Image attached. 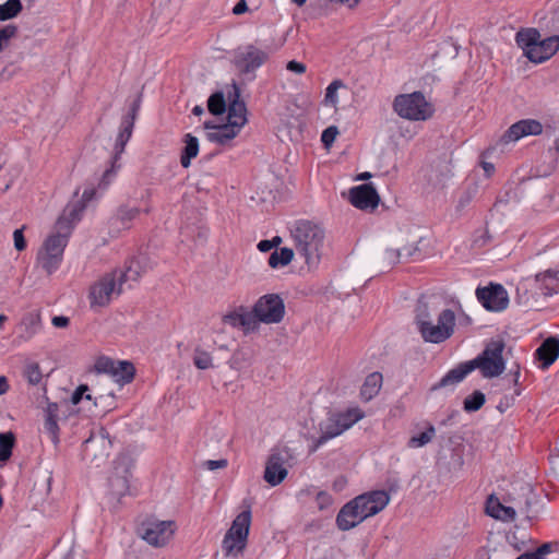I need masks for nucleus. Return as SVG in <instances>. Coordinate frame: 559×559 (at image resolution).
<instances>
[{"mask_svg":"<svg viewBox=\"0 0 559 559\" xmlns=\"http://www.w3.org/2000/svg\"><path fill=\"white\" fill-rule=\"evenodd\" d=\"M41 319L39 312H27L22 321L21 326L24 328L27 338L33 337L40 329Z\"/></svg>","mask_w":559,"mask_h":559,"instance_id":"f704fd0d","label":"nucleus"},{"mask_svg":"<svg viewBox=\"0 0 559 559\" xmlns=\"http://www.w3.org/2000/svg\"><path fill=\"white\" fill-rule=\"evenodd\" d=\"M511 373L513 374V381L516 384L519 382V378H520V366L516 365L515 370L514 371L511 370Z\"/></svg>","mask_w":559,"mask_h":559,"instance_id":"0e129e2a","label":"nucleus"},{"mask_svg":"<svg viewBox=\"0 0 559 559\" xmlns=\"http://www.w3.org/2000/svg\"><path fill=\"white\" fill-rule=\"evenodd\" d=\"M485 401V394L476 390L464 400V409L469 413L477 412L483 407Z\"/></svg>","mask_w":559,"mask_h":559,"instance_id":"4c0bfd02","label":"nucleus"},{"mask_svg":"<svg viewBox=\"0 0 559 559\" xmlns=\"http://www.w3.org/2000/svg\"><path fill=\"white\" fill-rule=\"evenodd\" d=\"M383 378L380 372L368 374L360 388V396L365 402L372 400L382 386Z\"/></svg>","mask_w":559,"mask_h":559,"instance_id":"cd10ccee","label":"nucleus"},{"mask_svg":"<svg viewBox=\"0 0 559 559\" xmlns=\"http://www.w3.org/2000/svg\"><path fill=\"white\" fill-rule=\"evenodd\" d=\"M316 502L320 510H324L332 506L333 498L326 491H319L316 496Z\"/></svg>","mask_w":559,"mask_h":559,"instance_id":"49530a36","label":"nucleus"},{"mask_svg":"<svg viewBox=\"0 0 559 559\" xmlns=\"http://www.w3.org/2000/svg\"><path fill=\"white\" fill-rule=\"evenodd\" d=\"M350 203L359 210H373L378 206L380 198L370 183H364L350 189Z\"/></svg>","mask_w":559,"mask_h":559,"instance_id":"a211bd4d","label":"nucleus"},{"mask_svg":"<svg viewBox=\"0 0 559 559\" xmlns=\"http://www.w3.org/2000/svg\"><path fill=\"white\" fill-rule=\"evenodd\" d=\"M543 132V124L535 119H522L511 124L501 135L499 143L509 144L516 142L527 135H539Z\"/></svg>","mask_w":559,"mask_h":559,"instance_id":"f3484780","label":"nucleus"},{"mask_svg":"<svg viewBox=\"0 0 559 559\" xmlns=\"http://www.w3.org/2000/svg\"><path fill=\"white\" fill-rule=\"evenodd\" d=\"M496 503H497L498 509H499V510H501V511L503 512V515H502V516H500V515H499L498 513H496L493 510H492V511H489V510H488V513H489L491 516L497 518V519L502 518L503 520H507V521H513V520H515L516 512H515L514 508H512V507H506V506L501 504V503L499 502V500H498V499L496 500Z\"/></svg>","mask_w":559,"mask_h":559,"instance_id":"a18cd8bd","label":"nucleus"},{"mask_svg":"<svg viewBox=\"0 0 559 559\" xmlns=\"http://www.w3.org/2000/svg\"><path fill=\"white\" fill-rule=\"evenodd\" d=\"M185 147L181 151L180 164L183 168H188L191 164V159L197 157L199 153V141L195 136L187 133L183 136Z\"/></svg>","mask_w":559,"mask_h":559,"instance_id":"7c9ffc66","label":"nucleus"},{"mask_svg":"<svg viewBox=\"0 0 559 559\" xmlns=\"http://www.w3.org/2000/svg\"><path fill=\"white\" fill-rule=\"evenodd\" d=\"M320 436L312 439V445L309 449L310 453L316 452L320 447L325 444L329 440L342 435L345 430L342 425L334 416L333 413H329V416L319 423Z\"/></svg>","mask_w":559,"mask_h":559,"instance_id":"aec40b11","label":"nucleus"},{"mask_svg":"<svg viewBox=\"0 0 559 559\" xmlns=\"http://www.w3.org/2000/svg\"><path fill=\"white\" fill-rule=\"evenodd\" d=\"M516 44L523 49L524 56L534 63H542L559 50V35L542 39L535 28H524L516 33Z\"/></svg>","mask_w":559,"mask_h":559,"instance_id":"20e7f679","label":"nucleus"},{"mask_svg":"<svg viewBox=\"0 0 559 559\" xmlns=\"http://www.w3.org/2000/svg\"><path fill=\"white\" fill-rule=\"evenodd\" d=\"M15 442V435L12 431L0 433V463L10 460Z\"/></svg>","mask_w":559,"mask_h":559,"instance_id":"72a5a7b5","label":"nucleus"},{"mask_svg":"<svg viewBox=\"0 0 559 559\" xmlns=\"http://www.w3.org/2000/svg\"><path fill=\"white\" fill-rule=\"evenodd\" d=\"M58 413L59 406L57 403H49L45 409L44 428L55 444L59 442Z\"/></svg>","mask_w":559,"mask_h":559,"instance_id":"a878e982","label":"nucleus"},{"mask_svg":"<svg viewBox=\"0 0 559 559\" xmlns=\"http://www.w3.org/2000/svg\"><path fill=\"white\" fill-rule=\"evenodd\" d=\"M227 465H228V462L225 459H222V460H207V461L204 462V466L207 469H210V471H214V469H218V468H225Z\"/></svg>","mask_w":559,"mask_h":559,"instance_id":"6e6d98bb","label":"nucleus"},{"mask_svg":"<svg viewBox=\"0 0 559 559\" xmlns=\"http://www.w3.org/2000/svg\"><path fill=\"white\" fill-rule=\"evenodd\" d=\"M552 545L550 543H545L539 546L535 551H531L534 558L536 559H545V557L550 554Z\"/></svg>","mask_w":559,"mask_h":559,"instance_id":"603ef678","label":"nucleus"},{"mask_svg":"<svg viewBox=\"0 0 559 559\" xmlns=\"http://www.w3.org/2000/svg\"><path fill=\"white\" fill-rule=\"evenodd\" d=\"M133 126L134 123L132 122V120L122 119L121 130L117 136L114 148V155L110 162L111 165L108 169L104 171L102 179L99 180L98 188L106 189L110 185L117 171L120 169V164L118 162L120 159L121 154L124 152L126 144L131 138Z\"/></svg>","mask_w":559,"mask_h":559,"instance_id":"9b49d317","label":"nucleus"},{"mask_svg":"<svg viewBox=\"0 0 559 559\" xmlns=\"http://www.w3.org/2000/svg\"><path fill=\"white\" fill-rule=\"evenodd\" d=\"M483 168L487 173L488 176H490L495 170L493 165L491 163H487V162L483 163Z\"/></svg>","mask_w":559,"mask_h":559,"instance_id":"e2e57ef3","label":"nucleus"},{"mask_svg":"<svg viewBox=\"0 0 559 559\" xmlns=\"http://www.w3.org/2000/svg\"><path fill=\"white\" fill-rule=\"evenodd\" d=\"M9 383L5 377H0V395L4 394L9 390Z\"/></svg>","mask_w":559,"mask_h":559,"instance_id":"680f3d73","label":"nucleus"},{"mask_svg":"<svg viewBox=\"0 0 559 559\" xmlns=\"http://www.w3.org/2000/svg\"><path fill=\"white\" fill-rule=\"evenodd\" d=\"M415 313V322L417 329L419 330L423 326L428 325L429 322L435 321L439 312L435 307H430L428 302L424 301L423 299H419L416 306Z\"/></svg>","mask_w":559,"mask_h":559,"instance_id":"c756f323","label":"nucleus"},{"mask_svg":"<svg viewBox=\"0 0 559 559\" xmlns=\"http://www.w3.org/2000/svg\"><path fill=\"white\" fill-rule=\"evenodd\" d=\"M140 104H141V98L140 96L132 103L131 107H130V110L128 112V115L123 118V119H129V120H132V122L134 123V120L136 118V115H138V111L140 109Z\"/></svg>","mask_w":559,"mask_h":559,"instance_id":"4d7b16f0","label":"nucleus"},{"mask_svg":"<svg viewBox=\"0 0 559 559\" xmlns=\"http://www.w3.org/2000/svg\"><path fill=\"white\" fill-rule=\"evenodd\" d=\"M286 69L288 71L297 73V74H304L306 72V70H307V67L302 62H299V61H296V60H290V61L287 62Z\"/></svg>","mask_w":559,"mask_h":559,"instance_id":"864d4df0","label":"nucleus"},{"mask_svg":"<svg viewBox=\"0 0 559 559\" xmlns=\"http://www.w3.org/2000/svg\"><path fill=\"white\" fill-rule=\"evenodd\" d=\"M287 456L286 451L274 450L267 457L263 478L271 486H277L286 478L288 474L285 467Z\"/></svg>","mask_w":559,"mask_h":559,"instance_id":"dca6fc26","label":"nucleus"},{"mask_svg":"<svg viewBox=\"0 0 559 559\" xmlns=\"http://www.w3.org/2000/svg\"><path fill=\"white\" fill-rule=\"evenodd\" d=\"M17 27L15 25H5L0 28V51L3 50L7 43L16 35Z\"/></svg>","mask_w":559,"mask_h":559,"instance_id":"37998d69","label":"nucleus"},{"mask_svg":"<svg viewBox=\"0 0 559 559\" xmlns=\"http://www.w3.org/2000/svg\"><path fill=\"white\" fill-rule=\"evenodd\" d=\"M222 320L225 324L234 328H250L254 323L252 312H247L243 307L224 314Z\"/></svg>","mask_w":559,"mask_h":559,"instance_id":"c85d7f7f","label":"nucleus"},{"mask_svg":"<svg viewBox=\"0 0 559 559\" xmlns=\"http://www.w3.org/2000/svg\"><path fill=\"white\" fill-rule=\"evenodd\" d=\"M354 499L365 520L382 511L388 506L390 496L384 490H374L362 493Z\"/></svg>","mask_w":559,"mask_h":559,"instance_id":"2eb2a0df","label":"nucleus"},{"mask_svg":"<svg viewBox=\"0 0 559 559\" xmlns=\"http://www.w3.org/2000/svg\"><path fill=\"white\" fill-rule=\"evenodd\" d=\"M521 491H522L523 496L525 497V500H524V508L522 506H520V509L522 511L528 512L530 507H531L530 496L532 495V487H531V485H528V484L521 485Z\"/></svg>","mask_w":559,"mask_h":559,"instance_id":"3c124183","label":"nucleus"},{"mask_svg":"<svg viewBox=\"0 0 559 559\" xmlns=\"http://www.w3.org/2000/svg\"><path fill=\"white\" fill-rule=\"evenodd\" d=\"M87 391L88 386L86 384L79 385L71 396L72 404H79Z\"/></svg>","mask_w":559,"mask_h":559,"instance_id":"5fc2aeb1","label":"nucleus"},{"mask_svg":"<svg viewBox=\"0 0 559 559\" xmlns=\"http://www.w3.org/2000/svg\"><path fill=\"white\" fill-rule=\"evenodd\" d=\"M141 212L142 210L139 206H131L128 203L120 204L109 219L110 227L117 231L129 230Z\"/></svg>","mask_w":559,"mask_h":559,"instance_id":"412c9836","label":"nucleus"},{"mask_svg":"<svg viewBox=\"0 0 559 559\" xmlns=\"http://www.w3.org/2000/svg\"><path fill=\"white\" fill-rule=\"evenodd\" d=\"M344 84L341 80L333 81L325 91V97L324 100L326 104H331L335 106L337 104V90L342 87Z\"/></svg>","mask_w":559,"mask_h":559,"instance_id":"79ce46f5","label":"nucleus"},{"mask_svg":"<svg viewBox=\"0 0 559 559\" xmlns=\"http://www.w3.org/2000/svg\"><path fill=\"white\" fill-rule=\"evenodd\" d=\"M282 242L281 237L275 236L272 240H261L258 243V249L261 252H269L273 248L277 247Z\"/></svg>","mask_w":559,"mask_h":559,"instance_id":"09e8293b","label":"nucleus"},{"mask_svg":"<svg viewBox=\"0 0 559 559\" xmlns=\"http://www.w3.org/2000/svg\"><path fill=\"white\" fill-rule=\"evenodd\" d=\"M536 358L542 362V368H549L559 356V338L548 337L536 349Z\"/></svg>","mask_w":559,"mask_h":559,"instance_id":"393cba45","label":"nucleus"},{"mask_svg":"<svg viewBox=\"0 0 559 559\" xmlns=\"http://www.w3.org/2000/svg\"><path fill=\"white\" fill-rule=\"evenodd\" d=\"M51 323L56 328L63 329L70 324V320L64 316H56L52 318Z\"/></svg>","mask_w":559,"mask_h":559,"instance_id":"13d9d810","label":"nucleus"},{"mask_svg":"<svg viewBox=\"0 0 559 559\" xmlns=\"http://www.w3.org/2000/svg\"><path fill=\"white\" fill-rule=\"evenodd\" d=\"M251 312L254 322L280 323L285 316V304L280 295L266 294L257 300Z\"/></svg>","mask_w":559,"mask_h":559,"instance_id":"1a4fd4ad","label":"nucleus"},{"mask_svg":"<svg viewBox=\"0 0 559 559\" xmlns=\"http://www.w3.org/2000/svg\"><path fill=\"white\" fill-rule=\"evenodd\" d=\"M141 537L154 547L165 546L175 533L174 521H146L139 528Z\"/></svg>","mask_w":559,"mask_h":559,"instance_id":"f8f14e48","label":"nucleus"},{"mask_svg":"<svg viewBox=\"0 0 559 559\" xmlns=\"http://www.w3.org/2000/svg\"><path fill=\"white\" fill-rule=\"evenodd\" d=\"M504 348L506 344L502 340H491L476 358L461 362L455 368L451 369L439 382L431 386V391L454 385L475 369H479L484 378L500 376L506 369V361L503 359Z\"/></svg>","mask_w":559,"mask_h":559,"instance_id":"f257e3e1","label":"nucleus"},{"mask_svg":"<svg viewBox=\"0 0 559 559\" xmlns=\"http://www.w3.org/2000/svg\"><path fill=\"white\" fill-rule=\"evenodd\" d=\"M269 60V52L255 45L239 47L234 56V64L241 74L253 73Z\"/></svg>","mask_w":559,"mask_h":559,"instance_id":"9d476101","label":"nucleus"},{"mask_svg":"<svg viewBox=\"0 0 559 559\" xmlns=\"http://www.w3.org/2000/svg\"><path fill=\"white\" fill-rule=\"evenodd\" d=\"M24 376L27 379L28 383L32 385H36L41 381V371L39 365L36 362L29 364L25 367Z\"/></svg>","mask_w":559,"mask_h":559,"instance_id":"a19ab883","label":"nucleus"},{"mask_svg":"<svg viewBox=\"0 0 559 559\" xmlns=\"http://www.w3.org/2000/svg\"><path fill=\"white\" fill-rule=\"evenodd\" d=\"M23 9L21 0H8L0 4V21L15 17Z\"/></svg>","mask_w":559,"mask_h":559,"instance_id":"c9c22d12","label":"nucleus"},{"mask_svg":"<svg viewBox=\"0 0 559 559\" xmlns=\"http://www.w3.org/2000/svg\"><path fill=\"white\" fill-rule=\"evenodd\" d=\"M393 110L401 117L412 121H424L432 117L433 107L421 92L400 94L393 100Z\"/></svg>","mask_w":559,"mask_h":559,"instance_id":"0eeeda50","label":"nucleus"},{"mask_svg":"<svg viewBox=\"0 0 559 559\" xmlns=\"http://www.w3.org/2000/svg\"><path fill=\"white\" fill-rule=\"evenodd\" d=\"M75 222H78V210H63L56 222L55 233L45 240L39 250L37 262L48 275L59 269Z\"/></svg>","mask_w":559,"mask_h":559,"instance_id":"f03ea898","label":"nucleus"},{"mask_svg":"<svg viewBox=\"0 0 559 559\" xmlns=\"http://www.w3.org/2000/svg\"><path fill=\"white\" fill-rule=\"evenodd\" d=\"M228 98L227 122L241 130L248 122L247 107L245 102L240 99V88L236 83L233 84V93H229Z\"/></svg>","mask_w":559,"mask_h":559,"instance_id":"6ab92c4d","label":"nucleus"},{"mask_svg":"<svg viewBox=\"0 0 559 559\" xmlns=\"http://www.w3.org/2000/svg\"><path fill=\"white\" fill-rule=\"evenodd\" d=\"M337 134V128L335 126H331L322 132L321 141L326 147H329L334 142Z\"/></svg>","mask_w":559,"mask_h":559,"instance_id":"de8ad7c7","label":"nucleus"},{"mask_svg":"<svg viewBox=\"0 0 559 559\" xmlns=\"http://www.w3.org/2000/svg\"><path fill=\"white\" fill-rule=\"evenodd\" d=\"M362 521L364 515L360 514L355 499L343 506L336 516V525L341 531H349Z\"/></svg>","mask_w":559,"mask_h":559,"instance_id":"5701e85b","label":"nucleus"},{"mask_svg":"<svg viewBox=\"0 0 559 559\" xmlns=\"http://www.w3.org/2000/svg\"><path fill=\"white\" fill-rule=\"evenodd\" d=\"M96 369L110 374L120 384L132 382L135 376L133 364L127 360L116 361L110 358H100L96 362Z\"/></svg>","mask_w":559,"mask_h":559,"instance_id":"ddd939ff","label":"nucleus"},{"mask_svg":"<svg viewBox=\"0 0 559 559\" xmlns=\"http://www.w3.org/2000/svg\"><path fill=\"white\" fill-rule=\"evenodd\" d=\"M207 109L215 116L222 115L226 111V102L223 93L216 92L209 97Z\"/></svg>","mask_w":559,"mask_h":559,"instance_id":"e433bc0d","label":"nucleus"},{"mask_svg":"<svg viewBox=\"0 0 559 559\" xmlns=\"http://www.w3.org/2000/svg\"><path fill=\"white\" fill-rule=\"evenodd\" d=\"M296 251L304 257L309 269L317 267L321 259V250L324 242V230L309 221L296 223L292 230Z\"/></svg>","mask_w":559,"mask_h":559,"instance_id":"7ed1b4c3","label":"nucleus"},{"mask_svg":"<svg viewBox=\"0 0 559 559\" xmlns=\"http://www.w3.org/2000/svg\"><path fill=\"white\" fill-rule=\"evenodd\" d=\"M478 301L489 311H502L508 307L507 290L500 284H490L488 287L476 289Z\"/></svg>","mask_w":559,"mask_h":559,"instance_id":"4468645a","label":"nucleus"},{"mask_svg":"<svg viewBox=\"0 0 559 559\" xmlns=\"http://www.w3.org/2000/svg\"><path fill=\"white\" fill-rule=\"evenodd\" d=\"M204 128L211 130L207 132L206 136L209 141L218 143L221 145L228 144L231 140H234L240 132L236 127L234 128L233 123H224V124H213L210 121L204 123Z\"/></svg>","mask_w":559,"mask_h":559,"instance_id":"4be33fe9","label":"nucleus"},{"mask_svg":"<svg viewBox=\"0 0 559 559\" xmlns=\"http://www.w3.org/2000/svg\"><path fill=\"white\" fill-rule=\"evenodd\" d=\"M342 425L344 430L349 429L353 425L365 417V413L358 406L349 407L343 412H332Z\"/></svg>","mask_w":559,"mask_h":559,"instance_id":"2f4dec72","label":"nucleus"},{"mask_svg":"<svg viewBox=\"0 0 559 559\" xmlns=\"http://www.w3.org/2000/svg\"><path fill=\"white\" fill-rule=\"evenodd\" d=\"M95 194H96V190H95L94 187L86 188L83 191V194H82V204L74 205V206H68L64 210L76 209L78 210V221H79L80 219V215H81L82 211L84 210L86 203L92 201L94 199Z\"/></svg>","mask_w":559,"mask_h":559,"instance_id":"c03bdc74","label":"nucleus"},{"mask_svg":"<svg viewBox=\"0 0 559 559\" xmlns=\"http://www.w3.org/2000/svg\"><path fill=\"white\" fill-rule=\"evenodd\" d=\"M535 281L546 296L559 293V275L554 270H547L535 275Z\"/></svg>","mask_w":559,"mask_h":559,"instance_id":"bb28decb","label":"nucleus"},{"mask_svg":"<svg viewBox=\"0 0 559 559\" xmlns=\"http://www.w3.org/2000/svg\"><path fill=\"white\" fill-rule=\"evenodd\" d=\"M454 328V312L451 309H443L437 316V323L431 321L428 325L419 329L418 332L425 342L440 344L453 335Z\"/></svg>","mask_w":559,"mask_h":559,"instance_id":"6e6552de","label":"nucleus"},{"mask_svg":"<svg viewBox=\"0 0 559 559\" xmlns=\"http://www.w3.org/2000/svg\"><path fill=\"white\" fill-rule=\"evenodd\" d=\"M294 258V251L289 248L274 250L269 257L267 263L272 269H278L288 265Z\"/></svg>","mask_w":559,"mask_h":559,"instance_id":"473e14b6","label":"nucleus"},{"mask_svg":"<svg viewBox=\"0 0 559 559\" xmlns=\"http://www.w3.org/2000/svg\"><path fill=\"white\" fill-rule=\"evenodd\" d=\"M436 430L432 425H429L425 431L418 436H414L408 440V447L420 448L429 443L435 437Z\"/></svg>","mask_w":559,"mask_h":559,"instance_id":"58836bf2","label":"nucleus"},{"mask_svg":"<svg viewBox=\"0 0 559 559\" xmlns=\"http://www.w3.org/2000/svg\"><path fill=\"white\" fill-rule=\"evenodd\" d=\"M204 112V109L201 106H194L192 109V114L195 116H200Z\"/></svg>","mask_w":559,"mask_h":559,"instance_id":"69168bd1","label":"nucleus"},{"mask_svg":"<svg viewBox=\"0 0 559 559\" xmlns=\"http://www.w3.org/2000/svg\"><path fill=\"white\" fill-rule=\"evenodd\" d=\"M140 274L133 271L132 266H128L126 271H114L107 273L96 282L90 290V299L92 306L105 307L110 302L114 294L121 293V286L128 281H136Z\"/></svg>","mask_w":559,"mask_h":559,"instance_id":"39448f33","label":"nucleus"},{"mask_svg":"<svg viewBox=\"0 0 559 559\" xmlns=\"http://www.w3.org/2000/svg\"><path fill=\"white\" fill-rule=\"evenodd\" d=\"M248 10V5L245 0H240L233 9V13L236 15H240Z\"/></svg>","mask_w":559,"mask_h":559,"instance_id":"052dcab7","label":"nucleus"},{"mask_svg":"<svg viewBox=\"0 0 559 559\" xmlns=\"http://www.w3.org/2000/svg\"><path fill=\"white\" fill-rule=\"evenodd\" d=\"M516 559H536V558H534L533 555L531 554V551H528V552L522 554Z\"/></svg>","mask_w":559,"mask_h":559,"instance_id":"338daca9","label":"nucleus"},{"mask_svg":"<svg viewBox=\"0 0 559 559\" xmlns=\"http://www.w3.org/2000/svg\"><path fill=\"white\" fill-rule=\"evenodd\" d=\"M370 177H371V174H370V173H364V174L359 175V177H358V178H359L360 180H367V179H369Z\"/></svg>","mask_w":559,"mask_h":559,"instance_id":"774afa93","label":"nucleus"},{"mask_svg":"<svg viewBox=\"0 0 559 559\" xmlns=\"http://www.w3.org/2000/svg\"><path fill=\"white\" fill-rule=\"evenodd\" d=\"M251 519L250 508L241 511L234 519L222 542V549L225 556L233 558L242 556L248 544Z\"/></svg>","mask_w":559,"mask_h":559,"instance_id":"423d86ee","label":"nucleus"},{"mask_svg":"<svg viewBox=\"0 0 559 559\" xmlns=\"http://www.w3.org/2000/svg\"><path fill=\"white\" fill-rule=\"evenodd\" d=\"M384 259L393 264L397 263L400 260V251L393 249L386 250L384 253Z\"/></svg>","mask_w":559,"mask_h":559,"instance_id":"bf43d9fd","label":"nucleus"},{"mask_svg":"<svg viewBox=\"0 0 559 559\" xmlns=\"http://www.w3.org/2000/svg\"><path fill=\"white\" fill-rule=\"evenodd\" d=\"M212 360H213L212 356L207 352H205L201 348H195L194 356H193V364L198 369L205 370V369L211 368Z\"/></svg>","mask_w":559,"mask_h":559,"instance_id":"ea45409f","label":"nucleus"},{"mask_svg":"<svg viewBox=\"0 0 559 559\" xmlns=\"http://www.w3.org/2000/svg\"><path fill=\"white\" fill-rule=\"evenodd\" d=\"M13 239H14V247L17 251H23L26 248V240L23 235V228L14 230Z\"/></svg>","mask_w":559,"mask_h":559,"instance_id":"8fccbe9b","label":"nucleus"},{"mask_svg":"<svg viewBox=\"0 0 559 559\" xmlns=\"http://www.w3.org/2000/svg\"><path fill=\"white\" fill-rule=\"evenodd\" d=\"M131 474L128 466H121L120 463L115 467V472L109 477L110 493L116 498H121L129 491V478Z\"/></svg>","mask_w":559,"mask_h":559,"instance_id":"b1692460","label":"nucleus"}]
</instances>
